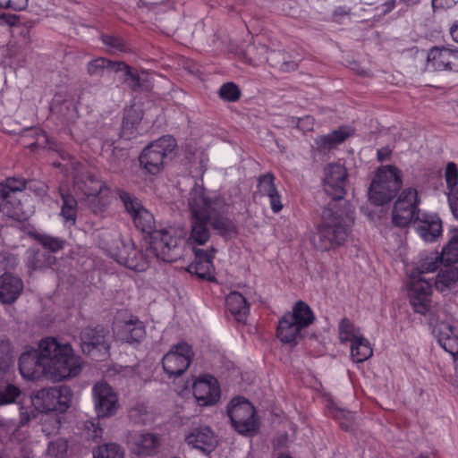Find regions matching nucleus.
Masks as SVG:
<instances>
[{"instance_id":"f257e3e1","label":"nucleus","mask_w":458,"mask_h":458,"mask_svg":"<svg viewBox=\"0 0 458 458\" xmlns=\"http://www.w3.org/2000/svg\"><path fill=\"white\" fill-rule=\"evenodd\" d=\"M183 236L182 228L169 226L151 235L150 246L146 250L137 248L131 241H122L118 236L113 240L112 244L104 238L102 244L117 263L135 272H143L149 267L150 255L166 262L178 259L182 256Z\"/></svg>"},{"instance_id":"f03ea898","label":"nucleus","mask_w":458,"mask_h":458,"mask_svg":"<svg viewBox=\"0 0 458 458\" xmlns=\"http://www.w3.org/2000/svg\"><path fill=\"white\" fill-rule=\"evenodd\" d=\"M19 369L27 379L45 377L61 381L80 374L81 360L73 354L70 344H62L55 338H45L39 342L38 349H29L21 354Z\"/></svg>"},{"instance_id":"7ed1b4c3","label":"nucleus","mask_w":458,"mask_h":458,"mask_svg":"<svg viewBox=\"0 0 458 458\" xmlns=\"http://www.w3.org/2000/svg\"><path fill=\"white\" fill-rule=\"evenodd\" d=\"M354 222V209L348 204L333 202L322 211L321 221L310 236L312 246L320 250H329L343 244Z\"/></svg>"},{"instance_id":"20e7f679","label":"nucleus","mask_w":458,"mask_h":458,"mask_svg":"<svg viewBox=\"0 0 458 458\" xmlns=\"http://www.w3.org/2000/svg\"><path fill=\"white\" fill-rule=\"evenodd\" d=\"M315 317L305 302L297 301L292 312L285 313L278 321L276 336L284 344H296L301 337V330L308 327Z\"/></svg>"},{"instance_id":"39448f33","label":"nucleus","mask_w":458,"mask_h":458,"mask_svg":"<svg viewBox=\"0 0 458 458\" xmlns=\"http://www.w3.org/2000/svg\"><path fill=\"white\" fill-rule=\"evenodd\" d=\"M25 189L26 182L22 179L8 178L0 182V211L16 220L27 219L33 209L22 202Z\"/></svg>"},{"instance_id":"423d86ee","label":"nucleus","mask_w":458,"mask_h":458,"mask_svg":"<svg viewBox=\"0 0 458 458\" xmlns=\"http://www.w3.org/2000/svg\"><path fill=\"white\" fill-rule=\"evenodd\" d=\"M401 172L393 165L378 168L369 189V200L381 206L390 201L402 186Z\"/></svg>"},{"instance_id":"0eeeda50","label":"nucleus","mask_w":458,"mask_h":458,"mask_svg":"<svg viewBox=\"0 0 458 458\" xmlns=\"http://www.w3.org/2000/svg\"><path fill=\"white\" fill-rule=\"evenodd\" d=\"M72 391L67 386L46 387L31 397V403L39 411L65 412L71 406Z\"/></svg>"},{"instance_id":"6e6552de","label":"nucleus","mask_w":458,"mask_h":458,"mask_svg":"<svg viewBox=\"0 0 458 458\" xmlns=\"http://www.w3.org/2000/svg\"><path fill=\"white\" fill-rule=\"evenodd\" d=\"M176 146L175 140L165 135L148 145L140 156V165L149 174L159 173L164 166L165 158Z\"/></svg>"},{"instance_id":"1a4fd4ad","label":"nucleus","mask_w":458,"mask_h":458,"mask_svg":"<svg viewBox=\"0 0 458 458\" xmlns=\"http://www.w3.org/2000/svg\"><path fill=\"white\" fill-rule=\"evenodd\" d=\"M420 199L417 189L409 187L401 191L394 202L392 216L393 223L399 227L408 225L420 216L419 205Z\"/></svg>"},{"instance_id":"9d476101","label":"nucleus","mask_w":458,"mask_h":458,"mask_svg":"<svg viewBox=\"0 0 458 458\" xmlns=\"http://www.w3.org/2000/svg\"><path fill=\"white\" fill-rule=\"evenodd\" d=\"M429 324L441 347L453 356L458 354V328L443 311L430 313Z\"/></svg>"},{"instance_id":"9b49d317","label":"nucleus","mask_w":458,"mask_h":458,"mask_svg":"<svg viewBox=\"0 0 458 458\" xmlns=\"http://www.w3.org/2000/svg\"><path fill=\"white\" fill-rule=\"evenodd\" d=\"M94 410L98 420L114 416L119 408V398L114 389L106 382H97L92 387Z\"/></svg>"},{"instance_id":"f8f14e48","label":"nucleus","mask_w":458,"mask_h":458,"mask_svg":"<svg viewBox=\"0 0 458 458\" xmlns=\"http://www.w3.org/2000/svg\"><path fill=\"white\" fill-rule=\"evenodd\" d=\"M227 412L232 424L239 433L250 434L256 430L255 410L245 398L233 399L227 407Z\"/></svg>"},{"instance_id":"ddd939ff","label":"nucleus","mask_w":458,"mask_h":458,"mask_svg":"<svg viewBox=\"0 0 458 458\" xmlns=\"http://www.w3.org/2000/svg\"><path fill=\"white\" fill-rule=\"evenodd\" d=\"M193 351L187 343L181 342L171 347L164 355L162 365L169 377H178L189 368L193 358Z\"/></svg>"},{"instance_id":"4468645a","label":"nucleus","mask_w":458,"mask_h":458,"mask_svg":"<svg viewBox=\"0 0 458 458\" xmlns=\"http://www.w3.org/2000/svg\"><path fill=\"white\" fill-rule=\"evenodd\" d=\"M119 198L122 200L126 211L131 215L135 226L143 233H152L153 234L156 232L154 231V216L142 206L140 199L134 197L132 194L123 191H119Z\"/></svg>"},{"instance_id":"2eb2a0df","label":"nucleus","mask_w":458,"mask_h":458,"mask_svg":"<svg viewBox=\"0 0 458 458\" xmlns=\"http://www.w3.org/2000/svg\"><path fill=\"white\" fill-rule=\"evenodd\" d=\"M431 284L428 281L415 275L411 277L409 299L416 313L421 315L439 313L438 311H431Z\"/></svg>"},{"instance_id":"dca6fc26","label":"nucleus","mask_w":458,"mask_h":458,"mask_svg":"<svg viewBox=\"0 0 458 458\" xmlns=\"http://www.w3.org/2000/svg\"><path fill=\"white\" fill-rule=\"evenodd\" d=\"M76 187L89 199L94 212H99L108 203L110 190L106 185L92 175H87L85 180H76Z\"/></svg>"},{"instance_id":"f3484780","label":"nucleus","mask_w":458,"mask_h":458,"mask_svg":"<svg viewBox=\"0 0 458 458\" xmlns=\"http://www.w3.org/2000/svg\"><path fill=\"white\" fill-rule=\"evenodd\" d=\"M348 173L345 166L337 162L325 167L323 186L326 193L333 199H341L346 193Z\"/></svg>"},{"instance_id":"a211bd4d","label":"nucleus","mask_w":458,"mask_h":458,"mask_svg":"<svg viewBox=\"0 0 458 458\" xmlns=\"http://www.w3.org/2000/svg\"><path fill=\"white\" fill-rule=\"evenodd\" d=\"M81 347L84 353L98 356L107 355L109 344L107 341V331L102 327H86L81 333Z\"/></svg>"},{"instance_id":"6ab92c4d","label":"nucleus","mask_w":458,"mask_h":458,"mask_svg":"<svg viewBox=\"0 0 458 458\" xmlns=\"http://www.w3.org/2000/svg\"><path fill=\"white\" fill-rule=\"evenodd\" d=\"M188 206L191 218L208 220L216 211L218 203L208 198L202 187L196 185L190 192Z\"/></svg>"},{"instance_id":"aec40b11","label":"nucleus","mask_w":458,"mask_h":458,"mask_svg":"<svg viewBox=\"0 0 458 458\" xmlns=\"http://www.w3.org/2000/svg\"><path fill=\"white\" fill-rule=\"evenodd\" d=\"M194 397L201 406L215 404L220 397L217 381L211 376L198 378L192 385Z\"/></svg>"},{"instance_id":"412c9836","label":"nucleus","mask_w":458,"mask_h":458,"mask_svg":"<svg viewBox=\"0 0 458 458\" xmlns=\"http://www.w3.org/2000/svg\"><path fill=\"white\" fill-rule=\"evenodd\" d=\"M428 67L433 70L458 72V50L449 47H432L427 57Z\"/></svg>"},{"instance_id":"4be33fe9","label":"nucleus","mask_w":458,"mask_h":458,"mask_svg":"<svg viewBox=\"0 0 458 458\" xmlns=\"http://www.w3.org/2000/svg\"><path fill=\"white\" fill-rule=\"evenodd\" d=\"M185 442L190 446L203 453H211L217 445V437L208 426L194 427L185 436Z\"/></svg>"},{"instance_id":"5701e85b","label":"nucleus","mask_w":458,"mask_h":458,"mask_svg":"<svg viewBox=\"0 0 458 458\" xmlns=\"http://www.w3.org/2000/svg\"><path fill=\"white\" fill-rule=\"evenodd\" d=\"M195 260L189 265L188 271L196 274L199 278L212 281L215 278L213 259L216 250L211 248L209 250H202L194 247Z\"/></svg>"},{"instance_id":"b1692460","label":"nucleus","mask_w":458,"mask_h":458,"mask_svg":"<svg viewBox=\"0 0 458 458\" xmlns=\"http://www.w3.org/2000/svg\"><path fill=\"white\" fill-rule=\"evenodd\" d=\"M415 227L419 235L425 242H435L442 233L440 218L432 214H421L415 219Z\"/></svg>"},{"instance_id":"393cba45","label":"nucleus","mask_w":458,"mask_h":458,"mask_svg":"<svg viewBox=\"0 0 458 458\" xmlns=\"http://www.w3.org/2000/svg\"><path fill=\"white\" fill-rule=\"evenodd\" d=\"M131 451L139 456H153L160 446L159 437L148 432L137 433L130 441Z\"/></svg>"},{"instance_id":"a878e982","label":"nucleus","mask_w":458,"mask_h":458,"mask_svg":"<svg viewBox=\"0 0 458 458\" xmlns=\"http://www.w3.org/2000/svg\"><path fill=\"white\" fill-rule=\"evenodd\" d=\"M23 290L22 280L9 273L0 276V301L4 304L14 302Z\"/></svg>"},{"instance_id":"bb28decb","label":"nucleus","mask_w":458,"mask_h":458,"mask_svg":"<svg viewBox=\"0 0 458 458\" xmlns=\"http://www.w3.org/2000/svg\"><path fill=\"white\" fill-rule=\"evenodd\" d=\"M116 337L128 344L140 343L145 336V327L137 318H131L119 327Z\"/></svg>"},{"instance_id":"cd10ccee","label":"nucleus","mask_w":458,"mask_h":458,"mask_svg":"<svg viewBox=\"0 0 458 458\" xmlns=\"http://www.w3.org/2000/svg\"><path fill=\"white\" fill-rule=\"evenodd\" d=\"M274 181V175L271 173H267L259 178L257 188L258 192L261 196H267L269 198L271 209L275 213H278L282 209L283 205Z\"/></svg>"},{"instance_id":"c85d7f7f","label":"nucleus","mask_w":458,"mask_h":458,"mask_svg":"<svg viewBox=\"0 0 458 458\" xmlns=\"http://www.w3.org/2000/svg\"><path fill=\"white\" fill-rule=\"evenodd\" d=\"M228 311L240 323H245L250 311L246 298L238 292L230 293L225 300Z\"/></svg>"},{"instance_id":"c756f323","label":"nucleus","mask_w":458,"mask_h":458,"mask_svg":"<svg viewBox=\"0 0 458 458\" xmlns=\"http://www.w3.org/2000/svg\"><path fill=\"white\" fill-rule=\"evenodd\" d=\"M114 72H123L125 76L124 82L134 90L145 87L144 82L148 78L145 72H138L122 62L114 64Z\"/></svg>"},{"instance_id":"7c9ffc66","label":"nucleus","mask_w":458,"mask_h":458,"mask_svg":"<svg viewBox=\"0 0 458 458\" xmlns=\"http://www.w3.org/2000/svg\"><path fill=\"white\" fill-rule=\"evenodd\" d=\"M208 220L191 218V232L188 242L191 245H204L210 237L207 227Z\"/></svg>"},{"instance_id":"2f4dec72","label":"nucleus","mask_w":458,"mask_h":458,"mask_svg":"<svg viewBox=\"0 0 458 458\" xmlns=\"http://www.w3.org/2000/svg\"><path fill=\"white\" fill-rule=\"evenodd\" d=\"M458 281V268L451 264H445L436 278L435 285L437 290L444 292L454 286Z\"/></svg>"},{"instance_id":"473e14b6","label":"nucleus","mask_w":458,"mask_h":458,"mask_svg":"<svg viewBox=\"0 0 458 458\" xmlns=\"http://www.w3.org/2000/svg\"><path fill=\"white\" fill-rule=\"evenodd\" d=\"M352 134V130L348 127H340L327 135L319 136L317 144L323 148H332L344 141Z\"/></svg>"},{"instance_id":"72a5a7b5","label":"nucleus","mask_w":458,"mask_h":458,"mask_svg":"<svg viewBox=\"0 0 458 458\" xmlns=\"http://www.w3.org/2000/svg\"><path fill=\"white\" fill-rule=\"evenodd\" d=\"M362 336L360 329L350 319L344 318L340 320L338 324V337L342 344L350 342L352 344Z\"/></svg>"},{"instance_id":"f704fd0d","label":"nucleus","mask_w":458,"mask_h":458,"mask_svg":"<svg viewBox=\"0 0 458 458\" xmlns=\"http://www.w3.org/2000/svg\"><path fill=\"white\" fill-rule=\"evenodd\" d=\"M63 205L61 208V216L65 224L73 225L76 222L77 216V200L74 197L68 193H61Z\"/></svg>"},{"instance_id":"c9c22d12","label":"nucleus","mask_w":458,"mask_h":458,"mask_svg":"<svg viewBox=\"0 0 458 458\" xmlns=\"http://www.w3.org/2000/svg\"><path fill=\"white\" fill-rule=\"evenodd\" d=\"M442 262L441 256L437 251H432L427 254H421L420 260L417 264V270L419 276L424 273L435 272Z\"/></svg>"},{"instance_id":"e433bc0d","label":"nucleus","mask_w":458,"mask_h":458,"mask_svg":"<svg viewBox=\"0 0 458 458\" xmlns=\"http://www.w3.org/2000/svg\"><path fill=\"white\" fill-rule=\"evenodd\" d=\"M142 119L140 110L135 107H129L124 111L123 120V133L124 136H133L136 126Z\"/></svg>"},{"instance_id":"4c0bfd02","label":"nucleus","mask_w":458,"mask_h":458,"mask_svg":"<svg viewBox=\"0 0 458 458\" xmlns=\"http://www.w3.org/2000/svg\"><path fill=\"white\" fill-rule=\"evenodd\" d=\"M441 259L445 264L456 263L458 261V230H453L448 243L443 248Z\"/></svg>"},{"instance_id":"58836bf2","label":"nucleus","mask_w":458,"mask_h":458,"mask_svg":"<svg viewBox=\"0 0 458 458\" xmlns=\"http://www.w3.org/2000/svg\"><path fill=\"white\" fill-rule=\"evenodd\" d=\"M208 222L225 237H232L235 234V225L228 218L218 215L216 211L212 214V217Z\"/></svg>"},{"instance_id":"ea45409f","label":"nucleus","mask_w":458,"mask_h":458,"mask_svg":"<svg viewBox=\"0 0 458 458\" xmlns=\"http://www.w3.org/2000/svg\"><path fill=\"white\" fill-rule=\"evenodd\" d=\"M372 352L369 342L363 336L351 344V357L355 362H363Z\"/></svg>"},{"instance_id":"a19ab883","label":"nucleus","mask_w":458,"mask_h":458,"mask_svg":"<svg viewBox=\"0 0 458 458\" xmlns=\"http://www.w3.org/2000/svg\"><path fill=\"white\" fill-rule=\"evenodd\" d=\"M40 422L42 431L47 436L55 435L61 427V416L57 412L41 411Z\"/></svg>"},{"instance_id":"79ce46f5","label":"nucleus","mask_w":458,"mask_h":458,"mask_svg":"<svg viewBox=\"0 0 458 458\" xmlns=\"http://www.w3.org/2000/svg\"><path fill=\"white\" fill-rule=\"evenodd\" d=\"M79 428L81 436L88 440L98 441L102 438L103 428L99 427L98 418L81 422Z\"/></svg>"},{"instance_id":"37998d69","label":"nucleus","mask_w":458,"mask_h":458,"mask_svg":"<svg viewBox=\"0 0 458 458\" xmlns=\"http://www.w3.org/2000/svg\"><path fill=\"white\" fill-rule=\"evenodd\" d=\"M93 458H124V451L119 445L109 443L94 449Z\"/></svg>"},{"instance_id":"c03bdc74","label":"nucleus","mask_w":458,"mask_h":458,"mask_svg":"<svg viewBox=\"0 0 458 458\" xmlns=\"http://www.w3.org/2000/svg\"><path fill=\"white\" fill-rule=\"evenodd\" d=\"M36 239L45 249L52 252L60 250L64 246V241L63 239L48 234H38Z\"/></svg>"},{"instance_id":"a18cd8bd","label":"nucleus","mask_w":458,"mask_h":458,"mask_svg":"<svg viewBox=\"0 0 458 458\" xmlns=\"http://www.w3.org/2000/svg\"><path fill=\"white\" fill-rule=\"evenodd\" d=\"M106 69L114 71V63L106 58L94 59L88 64V72L90 75H101Z\"/></svg>"},{"instance_id":"49530a36","label":"nucleus","mask_w":458,"mask_h":458,"mask_svg":"<svg viewBox=\"0 0 458 458\" xmlns=\"http://www.w3.org/2000/svg\"><path fill=\"white\" fill-rule=\"evenodd\" d=\"M445 181L448 193L458 191V172L454 163H448L445 168Z\"/></svg>"},{"instance_id":"de8ad7c7","label":"nucleus","mask_w":458,"mask_h":458,"mask_svg":"<svg viewBox=\"0 0 458 458\" xmlns=\"http://www.w3.org/2000/svg\"><path fill=\"white\" fill-rule=\"evenodd\" d=\"M219 96L224 100L234 102L239 99L241 92L239 88L233 82H227L221 86Z\"/></svg>"},{"instance_id":"09e8293b","label":"nucleus","mask_w":458,"mask_h":458,"mask_svg":"<svg viewBox=\"0 0 458 458\" xmlns=\"http://www.w3.org/2000/svg\"><path fill=\"white\" fill-rule=\"evenodd\" d=\"M28 266L32 269L46 268L45 252L40 250H29Z\"/></svg>"},{"instance_id":"8fccbe9b","label":"nucleus","mask_w":458,"mask_h":458,"mask_svg":"<svg viewBox=\"0 0 458 458\" xmlns=\"http://www.w3.org/2000/svg\"><path fill=\"white\" fill-rule=\"evenodd\" d=\"M334 417L339 421L342 428L345 430L351 428L354 420V416L351 411L343 409L336 410Z\"/></svg>"},{"instance_id":"3c124183","label":"nucleus","mask_w":458,"mask_h":458,"mask_svg":"<svg viewBox=\"0 0 458 458\" xmlns=\"http://www.w3.org/2000/svg\"><path fill=\"white\" fill-rule=\"evenodd\" d=\"M67 442L64 439H57L48 445V453L55 457H61L67 452Z\"/></svg>"},{"instance_id":"603ef678","label":"nucleus","mask_w":458,"mask_h":458,"mask_svg":"<svg viewBox=\"0 0 458 458\" xmlns=\"http://www.w3.org/2000/svg\"><path fill=\"white\" fill-rule=\"evenodd\" d=\"M102 41L105 45L110 47L109 51L112 53H116L118 51H124V47L123 45V41L121 38L114 37V36H103Z\"/></svg>"},{"instance_id":"864d4df0","label":"nucleus","mask_w":458,"mask_h":458,"mask_svg":"<svg viewBox=\"0 0 458 458\" xmlns=\"http://www.w3.org/2000/svg\"><path fill=\"white\" fill-rule=\"evenodd\" d=\"M0 6L4 9L22 11L28 6V0H7L4 3L0 2Z\"/></svg>"},{"instance_id":"5fc2aeb1","label":"nucleus","mask_w":458,"mask_h":458,"mask_svg":"<svg viewBox=\"0 0 458 458\" xmlns=\"http://www.w3.org/2000/svg\"><path fill=\"white\" fill-rule=\"evenodd\" d=\"M448 201L454 216L458 220V191L448 193Z\"/></svg>"},{"instance_id":"6e6d98bb","label":"nucleus","mask_w":458,"mask_h":458,"mask_svg":"<svg viewBox=\"0 0 458 458\" xmlns=\"http://www.w3.org/2000/svg\"><path fill=\"white\" fill-rule=\"evenodd\" d=\"M458 3V0H432V6L434 9H448L453 7Z\"/></svg>"},{"instance_id":"4d7b16f0","label":"nucleus","mask_w":458,"mask_h":458,"mask_svg":"<svg viewBox=\"0 0 458 458\" xmlns=\"http://www.w3.org/2000/svg\"><path fill=\"white\" fill-rule=\"evenodd\" d=\"M391 149L389 148H382L377 150V158L379 161H385L388 159L391 156Z\"/></svg>"},{"instance_id":"13d9d810","label":"nucleus","mask_w":458,"mask_h":458,"mask_svg":"<svg viewBox=\"0 0 458 458\" xmlns=\"http://www.w3.org/2000/svg\"><path fill=\"white\" fill-rule=\"evenodd\" d=\"M298 67V63L296 61H285L282 64L281 69L284 72H291L296 70Z\"/></svg>"},{"instance_id":"bf43d9fd","label":"nucleus","mask_w":458,"mask_h":458,"mask_svg":"<svg viewBox=\"0 0 458 458\" xmlns=\"http://www.w3.org/2000/svg\"><path fill=\"white\" fill-rule=\"evenodd\" d=\"M56 262V258L49 253L45 252L46 267H51Z\"/></svg>"},{"instance_id":"052dcab7","label":"nucleus","mask_w":458,"mask_h":458,"mask_svg":"<svg viewBox=\"0 0 458 458\" xmlns=\"http://www.w3.org/2000/svg\"><path fill=\"white\" fill-rule=\"evenodd\" d=\"M450 35L452 38L458 43V21L454 23L450 28Z\"/></svg>"},{"instance_id":"680f3d73","label":"nucleus","mask_w":458,"mask_h":458,"mask_svg":"<svg viewBox=\"0 0 458 458\" xmlns=\"http://www.w3.org/2000/svg\"><path fill=\"white\" fill-rule=\"evenodd\" d=\"M8 259H10L12 261L11 267L17 264L16 259L13 256H10V257H8Z\"/></svg>"},{"instance_id":"e2e57ef3","label":"nucleus","mask_w":458,"mask_h":458,"mask_svg":"<svg viewBox=\"0 0 458 458\" xmlns=\"http://www.w3.org/2000/svg\"><path fill=\"white\" fill-rule=\"evenodd\" d=\"M260 50H261V52H262L263 54H265V53H267V47H266V46H261Z\"/></svg>"},{"instance_id":"0e129e2a","label":"nucleus","mask_w":458,"mask_h":458,"mask_svg":"<svg viewBox=\"0 0 458 458\" xmlns=\"http://www.w3.org/2000/svg\"><path fill=\"white\" fill-rule=\"evenodd\" d=\"M276 458H292L291 456L287 455V454H281L279 455L278 457Z\"/></svg>"},{"instance_id":"69168bd1","label":"nucleus","mask_w":458,"mask_h":458,"mask_svg":"<svg viewBox=\"0 0 458 458\" xmlns=\"http://www.w3.org/2000/svg\"><path fill=\"white\" fill-rule=\"evenodd\" d=\"M339 11H340L339 12L340 14H347L349 13V11H342L341 8L339 9Z\"/></svg>"},{"instance_id":"338daca9","label":"nucleus","mask_w":458,"mask_h":458,"mask_svg":"<svg viewBox=\"0 0 458 458\" xmlns=\"http://www.w3.org/2000/svg\"><path fill=\"white\" fill-rule=\"evenodd\" d=\"M41 137L44 139L45 141H47V135L45 133H42Z\"/></svg>"},{"instance_id":"774afa93","label":"nucleus","mask_w":458,"mask_h":458,"mask_svg":"<svg viewBox=\"0 0 458 458\" xmlns=\"http://www.w3.org/2000/svg\"><path fill=\"white\" fill-rule=\"evenodd\" d=\"M417 458H428V457H427V456H422V455H420V456H419V457H417Z\"/></svg>"}]
</instances>
